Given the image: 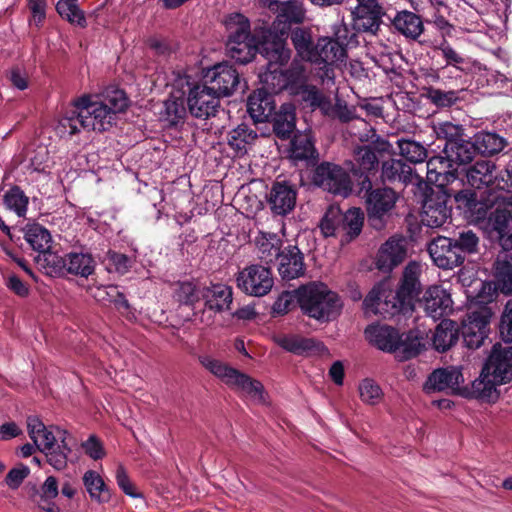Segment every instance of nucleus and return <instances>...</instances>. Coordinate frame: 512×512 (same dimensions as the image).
<instances>
[{"label":"nucleus","instance_id":"1","mask_svg":"<svg viewBox=\"0 0 512 512\" xmlns=\"http://www.w3.org/2000/svg\"><path fill=\"white\" fill-rule=\"evenodd\" d=\"M128 106V99L122 90H112L103 97L83 95L73 102V110L59 121L61 134L73 135L84 129L104 132L109 130L116 115Z\"/></svg>","mask_w":512,"mask_h":512},{"label":"nucleus","instance_id":"2","mask_svg":"<svg viewBox=\"0 0 512 512\" xmlns=\"http://www.w3.org/2000/svg\"><path fill=\"white\" fill-rule=\"evenodd\" d=\"M296 295L301 310L319 322L333 321L341 314V298L323 283L304 285L297 289Z\"/></svg>","mask_w":512,"mask_h":512},{"label":"nucleus","instance_id":"3","mask_svg":"<svg viewBox=\"0 0 512 512\" xmlns=\"http://www.w3.org/2000/svg\"><path fill=\"white\" fill-rule=\"evenodd\" d=\"M260 54L267 60L266 70L260 74V81L271 95L287 89V80L281 69L290 59L291 51L286 40L268 33L263 36Z\"/></svg>","mask_w":512,"mask_h":512},{"label":"nucleus","instance_id":"4","mask_svg":"<svg viewBox=\"0 0 512 512\" xmlns=\"http://www.w3.org/2000/svg\"><path fill=\"white\" fill-rule=\"evenodd\" d=\"M223 24L228 33L227 51L236 62L246 64L260 53L262 42L256 44L250 33V22L243 14L234 12L225 17Z\"/></svg>","mask_w":512,"mask_h":512},{"label":"nucleus","instance_id":"5","mask_svg":"<svg viewBox=\"0 0 512 512\" xmlns=\"http://www.w3.org/2000/svg\"><path fill=\"white\" fill-rule=\"evenodd\" d=\"M367 315L394 316L408 308L390 287L388 282L375 285L363 301Z\"/></svg>","mask_w":512,"mask_h":512},{"label":"nucleus","instance_id":"6","mask_svg":"<svg viewBox=\"0 0 512 512\" xmlns=\"http://www.w3.org/2000/svg\"><path fill=\"white\" fill-rule=\"evenodd\" d=\"M493 310L487 305H480L471 310L462 321L461 333L467 347L479 348L487 338Z\"/></svg>","mask_w":512,"mask_h":512},{"label":"nucleus","instance_id":"7","mask_svg":"<svg viewBox=\"0 0 512 512\" xmlns=\"http://www.w3.org/2000/svg\"><path fill=\"white\" fill-rule=\"evenodd\" d=\"M236 285L246 295L262 297L273 288L274 278L270 268L251 264L237 273Z\"/></svg>","mask_w":512,"mask_h":512},{"label":"nucleus","instance_id":"8","mask_svg":"<svg viewBox=\"0 0 512 512\" xmlns=\"http://www.w3.org/2000/svg\"><path fill=\"white\" fill-rule=\"evenodd\" d=\"M313 183L334 195L347 197L352 191V181L349 174L339 165L322 162L313 174Z\"/></svg>","mask_w":512,"mask_h":512},{"label":"nucleus","instance_id":"9","mask_svg":"<svg viewBox=\"0 0 512 512\" xmlns=\"http://www.w3.org/2000/svg\"><path fill=\"white\" fill-rule=\"evenodd\" d=\"M449 193L446 189H432L427 195L422 212V222L431 228L441 227L451 216V208L447 206Z\"/></svg>","mask_w":512,"mask_h":512},{"label":"nucleus","instance_id":"10","mask_svg":"<svg viewBox=\"0 0 512 512\" xmlns=\"http://www.w3.org/2000/svg\"><path fill=\"white\" fill-rule=\"evenodd\" d=\"M219 97L207 83L193 86L187 98L190 113L197 118L214 115L219 105Z\"/></svg>","mask_w":512,"mask_h":512},{"label":"nucleus","instance_id":"11","mask_svg":"<svg viewBox=\"0 0 512 512\" xmlns=\"http://www.w3.org/2000/svg\"><path fill=\"white\" fill-rule=\"evenodd\" d=\"M396 193L391 188L372 190L367 197L368 221L375 229L384 226V217L395 206Z\"/></svg>","mask_w":512,"mask_h":512},{"label":"nucleus","instance_id":"12","mask_svg":"<svg viewBox=\"0 0 512 512\" xmlns=\"http://www.w3.org/2000/svg\"><path fill=\"white\" fill-rule=\"evenodd\" d=\"M276 6V21L273 26L274 29L280 32V34L274 33L272 31H268L265 33H272L273 35L279 36L285 40L283 37L286 34L287 30L292 24H299L304 21L305 18V8L303 2L301 0H288L284 2H277L273 0V3L269 7L273 9L272 6Z\"/></svg>","mask_w":512,"mask_h":512},{"label":"nucleus","instance_id":"13","mask_svg":"<svg viewBox=\"0 0 512 512\" xmlns=\"http://www.w3.org/2000/svg\"><path fill=\"white\" fill-rule=\"evenodd\" d=\"M274 341L287 352L299 356H325L329 354V350L324 343L314 338L290 334L277 336Z\"/></svg>","mask_w":512,"mask_h":512},{"label":"nucleus","instance_id":"14","mask_svg":"<svg viewBox=\"0 0 512 512\" xmlns=\"http://www.w3.org/2000/svg\"><path fill=\"white\" fill-rule=\"evenodd\" d=\"M205 80L218 96L231 95L240 83L237 70L226 63L217 64L209 69Z\"/></svg>","mask_w":512,"mask_h":512},{"label":"nucleus","instance_id":"15","mask_svg":"<svg viewBox=\"0 0 512 512\" xmlns=\"http://www.w3.org/2000/svg\"><path fill=\"white\" fill-rule=\"evenodd\" d=\"M452 239L439 236L428 245V252L435 265L443 269H453L464 262Z\"/></svg>","mask_w":512,"mask_h":512},{"label":"nucleus","instance_id":"16","mask_svg":"<svg viewBox=\"0 0 512 512\" xmlns=\"http://www.w3.org/2000/svg\"><path fill=\"white\" fill-rule=\"evenodd\" d=\"M483 368L495 377L497 382H509L512 378V346L494 345Z\"/></svg>","mask_w":512,"mask_h":512},{"label":"nucleus","instance_id":"17","mask_svg":"<svg viewBox=\"0 0 512 512\" xmlns=\"http://www.w3.org/2000/svg\"><path fill=\"white\" fill-rule=\"evenodd\" d=\"M406 244V239L402 236L390 237L378 251L376 267L383 272L392 271L406 258Z\"/></svg>","mask_w":512,"mask_h":512},{"label":"nucleus","instance_id":"18","mask_svg":"<svg viewBox=\"0 0 512 512\" xmlns=\"http://www.w3.org/2000/svg\"><path fill=\"white\" fill-rule=\"evenodd\" d=\"M421 306L428 316L437 320L452 310L451 295L442 286H430L424 293Z\"/></svg>","mask_w":512,"mask_h":512},{"label":"nucleus","instance_id":"19","mask_svg":"<svg viewBox=\"0 0 512 512\" xmlns=\"http://www.w3.org/2000/svg\"><path fill=\"white\" fill-rule=\"evenodd\" d=\"M456 169L447 155H438L427 161V180L436 186L435 189H445V186L457 178Z\"/></svg>","mask_w":512,"mask_h":512},{"label":"nucleus","instance_id":"20","mask_svg":"<svg viewBox=\"0 0 512 512\" xmlns=\"http://www.w3.org/2000/svg\"><path fill=\"white\" fill-rule=\"evenodd\" d=\"M268 204L274 214L286 215L295 207L296 192L288 183L276 182L269 192Z\"/></svg>","mask_w":512,"mask_h":512},{"label":"nucleus","instance_id":"21","mask_svg":"<svg viewBox=\"0 0 512 512\" xmlns=\"http://www.w3.org/2000/svg\"><path fill=\"white\" fill-rule=\"evenodd\" d=\"M392 145L385 140L377 141L374 146L363 145L354 149L353 156L361 172L376 171L379 161L376 153L391 154Z\"/></svg>","mask_w":512,"mask_h":512},{"label":"nucleus","instance_id":"22","mask_svg":"<svg viewBox=\"0 0 512 512\" xmlns=\"http://www.w3.org/2000/svg\"><path fill=\"white\" fill-rule=\"evenodd\" d=\"M277 260L278 272L282 279L293 280L304 275V257L298 247L284 248Z\"/></svg>","mask_w":512,"mask_h":512},{"label":"nucleus","instance_id":"23","mask_svg":"<svg viewBox=\"0 0 512 512\" xmlns=\"http://www.w3.org/2000/svg\"><path fill=\"white\" fill-rule=\"evenodd\" d=\"M464 382V377L460 367L451 366L435 370L425 383V390L443 391L446 389L456 390Z\"/></svg>","mask_w":512,"mask_h":512},{"label":"nucleus","instance_id":"24","mask_svg":"<svg viewBox=\"0 0 512 512\" xmlns=\"http://www.w3.org/2000/svg\"><path fill=\"white\" fill-rule=\"evenodd\" d=\"M422 271L421 264L416 261L409 262L403 271L400 287L395 291L407 308L411 306L412 299L418 295L421 283L419 280Z\"/></svg>","mask_w":512,"mask_h":512},{"label":"nucleus","instance_id":"25","mask_svg":"<svg viewBox=\"0 0 512 512\" xmlns=\"http://www.w3.org/2000/svg\"><path fill=\"white\" fill-rule=\"evenodd\" d=\"M369 343L385 352H394L399 345V332L390 326L374 324L365 329Z\"/></svg>","mask_w":512,"mask_h":512},{"label":"nucleus","instance_id":"26","mask_svg":"<svg viewBox=\"0 0 512 512\" xmlns=\"http://www.w3.org/2000/svg\"><path fill=\"white\" fill-rule=\"evenodd\" d=\"M275 102L265 89H257L248 98L247 111L255 122H266L273 115Z\"/></svg>","mask_w":512,"mask_h":512},{"label":"nucleus","instance_id":"27","mask_svg":"<svg viewBox=\"0 0 512 512\" xmlns=\"http://www.w3.org/2000/svg\"><path fill=\"white\" fill-rule=\"evenodd\" d=\"M314 58L311 63L321 65H335L338 62H343L346 58V49L338 41L332 38H320L315 44Z\"/></svg>","mask_w":512,"mask_h":512},{"label":"nucleus","instance_id":"28","mask_svg":"<svg viewBox=\"0 0 512 512\" xmlns=\"http://www.w3.org/2000/svg\"><path fill=\"white\" fill-rule=\"evenodd\" d=\"M256 253L261 262L271 264L282 253V239L275 233L259 231L254 238Z\"/></svg>","mask_w":512,"mask_h":512},{"label":"nucleus","instance_id":"29","mask_svg":"<svg viewBox=\"0 0 512 512\" xmlns=\"http://www.w3.org/2000/svg\"><path fill=\"white\" fill-rule=\"evenodd\" d=\"M202 298L208 309L222 312L230 309L233 300L232 288L221 283L212 284L203 289Z\"/></svg>","mask_w":512,"mask_h":512},{"label":"nucleus","instance_id":"30","mask_svg":"<svg viewBox=\"0 0 512 512\" xmlns=\"http://www.w3.org/2000/svg\"><path fill=\"white\" fill-rule=\"evenodd\" d=\"M502 385L495 377L489 374L484 368L478 378L471 383L469 396L481 401L496 402L499 398L497 387Z\"/></svg>","mask_w":512,"mask_h":512},{"label":"nucleus","instance_id":"31","mask_svg":"<svg viewBox=\"0 0 512 512\" xmlns=\"http://www.w3.org/2000/svg\"><path fill=\"white\" fill-rule=\"evenodd\" d=\"M496 166L490 160L476 161L466 171V178L470 186L481 189L496 186L497 177L495 176Z\"/></svg>","mask_w":512,"mask_h":512},{"label":"nucleus","instance_id":"32","mask_svg":"<svg viewBox=\"0 0 512 512\" xmlns=\"http://www.w3.org/2000/svg\"><path fill=\"white\" fill-rule=\"evenodd\" d=\"M27 431L30 439L41 452L55 448L56 438L51 430L37 416L27 418Z\"/></svg>","mask_w":512,"mask_h":512},{"label":"nucleus","instance_id":"33","mask_svg":"<svg viewBox=\"0 0 512 512\" xmlns=\"http://www.w3.org/2000/svg\"><path fill=\"white\" fill-rule=\"evenodd\" d=\"M489 223L497 234L500 245L505 251L512 249V216L509 210H501L498 206L490 216Z\"/></svg>","mask_w":512,"mask_h":512},{"label":"nucleus","instance_id":"34","mask_svg":"<svg viewBox=\"0 0 512 512\" xmlns=\"http://www.w3.org/2000/svg\"><path fill=\"white\" fill-rule=\"evenodd\" d=\"M257 137L258 135L255 130L245 124H241L228 133L227 143L237 156H243Z\"/></svg>","mask_w":512,"mask_h":512},{"label":"nucleus","instance_id":"35","mask_svg":"<svg viewBox=\"0 0 512 512\" xmlns=\"http://www.w3.org/2000/svg\"><path fill=\"white\" fill-rule=\"evenodd\" d=\"M392 22L395 29L407 38L417 39L424 30L421 18L411 11L398 12Z\"/></svg>","mask_w":512,"mask_h":512},{"label":"nucleus","instance_id":"36","mask_svg":"<svg viewBox=\"0 0 512 512\" xmlns=\"http://www.w3.org/2000/svg\"><path fill=\"white\" fill-rule=\"evenodd\" d=\"M412 167L400 159H389L381 166V179L384 182L409 183L413 179Z\"/></svg>","mask_w":512,"mask_h":512},{"label":"nucleus","instance_id":"37","mask_svg":"<svg viewBox=\"0 0 512 512\" xmlns=\"http://www.w3.org/2000/svg\"><path fill=\"white\" fill-rule=\"evenodd\" d=\"M318 154L308 133L294 135L290 143L289 157L294 162L316 160Z\"/></svg>","mask_w":512,"mask_h":512},{"label":"nucleus","instance_id":"38","mask_svg":"<svg viewBox=\"0 0 512 512\" xmlns=\"http://www.w3.org/2000/svg\"><path fill=\"white\" fill-rule=\"evenodd\" d=\"M475 144L466 140L446 142L442 153L447 155L453 166L471 162L475 155Z\"/></svg>","mask_w":512,"mask_h":512},{"label":"nucleus","instance_id":"39","mask_svg":"<svg viewBox=\"0 0 512 512\" xmlns=\"http://www.w3.org/2000/svg\"><path fill=\"white\" fill-rule=\"evenodd\" d=\"M198 361L207 371L229 387H231L239 372V370L210 355H200Z\"/></svg>","mask_w":512,"mask_h":512},{"label":"nucleus","instance_id":"40","mask_svg":"<svg viewBox=\"0 0 512 512\" xmlns=\"http://www.w3.org/2000/svg\"><path fill=\"white\" fill-rule=\"evenodd\" d=\"M198 361L207 371L229 387H231L239 372V370L210 355H200Z\"/></svg>","mask_w":512,"mask_h":512},{"label":"nucleus","instance_id":"41","mask_svg":"<svg viewBox=\"0 0 512 512\" xmlns=\"http://www.w3.org/2000/svg\"><path fill=\"white\" fill-rule=\"evenodd\" d=\"M458 339L457 324L448 319L442 320L435 329L432 343L437 351H446L452 347Z\"/></svg>","mask_w":512,"mask_h":512},{"label":"nucleus","instance_id":"42","mask_svg":"<svg viewBox=\"0 0 512 512\" xmlns=\"http://www.w3.org/2000/svg\"><path fill=\"white\" fill-rule=\"evenodd\" d=\"M231 388L241 392L258 404H263L266 401L263 385L258 380L252 379L240 371L234 379Z\"/></svg>","mask_w":512,"mask_h":512},{"label":"nucleus","instance_id":"43","mask_svg":"<svg viewBox=\"0 0 512 512\" xmlns=\"http://www.w3.org/2000/svg\"><path fill=\"white\" fill-rule=\"evenodd\" d=\"M295 128V109L292 104H283L273 117V130L282 139L290 137Z\"/></svg>","mask_w":512,"mask_h":512},{"label":"nucleus","instance_id":"44","mask_svg":"<svg viewBox=\"0 0 512 512\" xmlns=\"http://www.w3.org/2000/svg\"><path fill=\"white\" fill-rule=\"evenodd\" d=\"M83 484L92 500L98 503L109 501V489L98 472L94 470L86 471L83 475Z\"/></svg>","mask_w":512,"mask_h":512},{"label":"nucleus","instance_id":"45","mask_svg":"<svg viewBox=\"0 0 512 512\" xmlns=\"http://www.w3.org/2000/svg\"><path fill=\"white\" fill-rule=\"evenodd\" d=\"M495 288L505 295L512 294V259L498 256L494 264Z\"/></svg>","mask_w":512,"mask_h":512},{"label":"nucleus","instance_id":"46","mask_svg":"<svg viewBox=\"0 0 512 512\" xmlns=\"http://www.w3.org/2000/svg\"><path fill=\"white\" fill-rule=\"evenodd\" d=\"M66 269L71 274L87 278L95 270V261L88 253L71 252L66 255Z\"/></svg>","mask_w":512,"mask_h":512},{"label":"nucleus","instance_id":"47","mask_svg":"<svg viewBox=\"0 0 512 512\" xmlns=\"http://www.w3.org/2000/svg\"><path fill=\"white\" fill-rule=\"evenodd\" d=\"M24 238L32 249L39 252V254L47 252L51 248V234L40 224L27 225L24 230Z\"/></svg>","mask_w":512,"mask_h":512},{"label":"nucleus","instance_id":"48","mask_svg":"<svg viewBox=\"0 0 512 512\" xmlns=\"http://www.w3.org/2000/svg\"><path fill=\"white\" fill-rule=\"evenodd\" d=\"M78 0H58L56 11L60 17L72 25L84 28L87 24L84 12L77 4Z\"/></svg>","mask_w":512,"mask_h":512},{"label":"nucleus","instance_id":"49","mask_svg":"<svg viewBox=\"0 0 512 512\" xmlns=\"http://www.w3.org/2000/svg\"><path fill=\"white\" fill-rule=\"evenodd\" d=\"M474 144L479 153L493 155L504 149L506 141L495 133L482 132L476 136Z\"/></svg>","mask_w":512,"mask_h":512},{"label":"nucleus","instance_id":"50","mask_svg":"<svg viewBox=\"0 0 512 512\" xmlns=\"http://www.w3.org/2000/svg\"><path fill=\"white\" fill-rule=\"evenodd\" d=\"M291 40L297 55L305 61L311 62L315 60L314 49L315 45L312 43L311 35L303 29H296L291 34Z\"/></svg>","mask_w":512,"mask_h":512},{"label":"nucleus","instance_id":"51","mask_svg":"<svg viewBox=\"0 0 512 512\" xmlns=\"http://www.w3.org/2000/svg\"><path fill=\"white\" fill-rule=\"evenodd\" d=\"M287 80V89L291 93H298V90L306 84V67L302 61L294 59L289 69L284 71Z\"/></svg>","mask_w":512,"mask_h":512},{"label":"nucleus","instance_id":"52","mask_svg":"<svg viewBox=\"0 0 512 512\" xmlns=\"http://www.w3.org/2000/svg\"><path fill=\"white\" fill-rule=\"evenodd\" d=\"M56 430L62 434L61 444L58 446V449H52L48 452H44L47 456V460L51 466H53L57 470H62L67 466V458L71 453V448L66 442V435L68 432L66 430H61L59 427H56Z\"/></svg>","mask_w":512,"mask_h":512},{"label":"nucleus","instance_id":"53","mask_svg":"<svg viewBox=\"0 0 512 512\" xmlns=\"http://www.w3.org/2000/svg\"><path fill=\"white\" fill-rule=\"evenodd\" d=\"M302 100L310 106L320 108L325 114H330L331 102L326 98L317 87L305 84L298 90Z\"/></svg>","mask_w":512,"mask_h":512},{"label":"nucleus","instance_id":"54","mask_svg":"<svg viewBox=\"0 0 512 512\" xmlns=\"http://www.w3.org/2000/svg\"><path fill=\"white\" fill-rule=\"evenodd\" d=\"M397 145L401 156L411 163H421L428 156L426 148L419 142L409 139H399Z\"/></svg>","mask_w":512,"mask_h":512},{"label":"nucleus","instance_id":"55","mask_svg":"<svg viewBox=\"0 0 512 512\" xmlns=\"http://www.w3.org/2000/svg\"><path fill=\"white\" fill-rule=\"evenodd\" d=\"M423 348L421 340L412 334L406 335L404 338L399 334V345L397 350V357L401 360H407L417 356Z\"/></svg>","mask_w":512,"mask_h":512},{"label":"nucleus","instance_id":"56","mask_svg":"<svg viewBox=\"0 0 512 512\" xmlns=\"http://www.w3.org/2000/svg\"><path fill=\"white\" fill-rule=\"evenodd\" d=\"M364 216L359 208H351L342 217V226L349 240L357 237L363 227Z\"/></svg>","mask_w":512,"mask_h":512},{"label":"nucleus","instance_id":"57","mask_svg":"<svg viewBox=\"0 0 512 512\" xmlns=\"http://www.w3.org/2000/svg\"><path fill=\"white\" fill-rule=\"evenodd\" d=\"M202 297L196 285L190 281L178 282L174 289V298L185 305H194Z\"/></svg>","mask_w":512,"mask_h":512},{"label":"nucleus","instance_id":"58","mask_svg":"<svg viewBox=\"0 0 512 512\" xmlns=\"http://www.w3.org/2000/svg\"><path fill=\"white\" fill-rule=\"evenodd\" d=\"M361 400L368 405H377L383 397L381 387L370 378L363 379L358 385Z\"/></svg>","mask_w":512,"mask_h":512},{"label":"nucleus","instance_id":"59","mask_svg":"<svg viewBox=\"0 0 512 512\" xmlns=\"http://www.w3.org/2000/svg\"><path fill=\"white\" fill-rule=\"evenodd\" d=\"M4 203L8 209L14 211L18 216H24L27 211L28 198L19 187L14 186L6 192Z\"/></svg>","mask_w":512,"mask_h":512},{"label":"nucleus","instance_id":"60","mask_svg":"<svg viewBox=\"0 0 512 512\" xmlns=\"http://www.w3.org/2000/svg\"><path fill=\"white\" fill-rule=\"evenodd\" d=\"M445 59L446 66H453L458 70H463L466 59L458 53L446 40L442 41L436 48Z\"/></svg>","mask_w":512,"mask_h":512},{"label":"nucleus","instance_id":"61","mask_svg":"<svg viewBox=\"0 0 512 512\" xmlns=\"http://www.w3.org/2000/svg\"><path fill=\"white\" fill-rule=\"evenodd\" d=\"M59 493L58 490V481L54 476H49L46 478L44 483L42 484L39 492L37 493L34 501L39 505V502L42 504H48V502H53L52 500L57 497Z\"/></svg>","mask_w":512,"mask_h":512},{"label":"nucleus","instance_id":"62","mask_svg":"<svg viewBox=\"0 0 512 512\" xmlns=\"http://www.w3.org/2000/svg\"><path fill=\"white\" fill-rule=\"evenodd\" d=\"M459 254L465 256L466 253H474L477 249L479 239L471 230L463 231L459 234L458 239L453 240Z\"/></svg>","mask_w":512,"mask_h":512},{"label":"nucleus","instance_id":"63","mask_svg":"<svg viewBox=\"0 0 512 512\" xmlns=\"http://www.w3.org/2000/svg\"><path fill=\"white\" fill-rule=\"evenodd\" d=\"M428 99L438 107H450L458 97L454 91H442L440 89L430 88L427 92Z\"/></svg>","mask_w":512,"mask_h":512},{"label":"nucleus","instance_id":"64","mask_svg":"<svg viewBox=\"0 0 512 512\" xmlns=\"http://www.w3.org/2000/svg\"><path fill=\"white\" fill-rule=\"evenodd\" d=\"M499 331L505 342H512V300H508L504 306Z\"/></svg>","mask_w":512,"mask_h":512}]
</instances>
